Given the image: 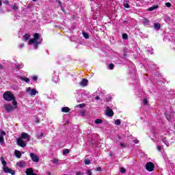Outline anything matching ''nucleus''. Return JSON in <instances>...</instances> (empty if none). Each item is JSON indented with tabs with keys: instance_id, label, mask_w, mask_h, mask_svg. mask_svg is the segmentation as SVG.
Instances as JSON below:
<instances>
[{
	"instance_id": "nucleus-1",
	"label": "nucleus",
	"mask_w": 175,
	"mask_h": 175,
	"mask_svg": "<svg viewBox=\"0 0 175 175\" xmlns=\"http://www.w3.org/2000/svg\"><path fill=\"white\" fill-rule=\"evenodd\" d=\"M33 38H34L29 40L28 43L29 44H33L35 50H38L39 44H42L43 40L40 38V34L38 33H34Z\"/></svg>"
},
{
	"instance_id": "nucleus-2",
	"label": "nucleus",
	"mask_w": 175,
	"mask_h": 175,
	"mask_svg": "<svg viewBox=\"0 0 175 175\" xmlns=\"http://www.w3.org/2000/svg\"><path fill=\"white\" fill-rule=\"evenodd\" d=\"M3 98L8 102L12 100L13 106H15V109H17V101L16 100V97L13 93L11 92H5L3 95Z\"/></svg>"
},
{
	"instance_id": "nucleus-3",
	"label": "nucleus",
	"mask_w": 175,
	"mask_h": 175,
	"mask_svg": "<svg viewBox=\"0 0 175 175\" xmlns=\"http://www.w3.org/2000/svg\"><path fill=\"white\" fill-rule=\"evenodd\" d=\"M78 96L77 97V102H84L88 98H90V92L87 91L77 90Z\"/></svg>"
},
{
	"instance_id": "nucleus-4",
	"label": "nucleus",
	"mask_w": 175,
	"mask_h": 175,
	"mask_svg": "<svg viewBox=\"0 0 175 175\" xmlns=\"http://www.w3.org/2000/svg\"><path fill=\"white\" fill-rule=\"evenodd\" d=\"M145 168L148 172H154V169H155V165L152 162H148L145 165Z\"/></svg>"
},
{
	"instance_id": "nucleus-5",
	"label": "nucleus",
	"mask_w": 175,
	"mask_h": 175,
	"mask_svg": "<svg viewBox=\"0 0 175 175\" xmlns=\"http://www.w3.org/2000/svg\"><path fill=\"white\" fill-rule=\"evenodd\" d=\"M26 92L31 96H33L36 95V94H39V92H38V90H36V89H31V87L27 88Z\"/></svg>"
},
{
	"instance_id": "nucleus-6",
	"label": "nucleus",
	"mask_w": 175,
	"mask_h": 175,
	"mask_svg": "<svg viewBox=\"0 0 175 175\" xmlns=\"http://www.w3.org/2000/svg\"><path fill=\"white\" fill-rule=\"evenodd\" d=\"M4 109H5L7 113H10V111H13L14 109H16V106H12L10 104H5Z\"/></svg>"
},
{
	"instance_id": "nucleus-7",
	"label": "nucleus",
	"mask_w": 175,
	"mask_h": 175,
	"mask_svg": "<svg viewBox=\"0 0 175 175\" xmlns=\"http://www.w3.org/2000/svg\"><path fill=\"white\" fill-rule=\"evenodd\" d=\"M3 172L4 173H9L10 174H12V175L16 174V172L9 168V167H3Z\"/></svg>"
},
{
	"instance_id": "nucleus-8",
	"label": "nucleus",
	"mask_w": 175,
	"mask_h": 175,
	"mask_svg": "<svg viewBox=\"0 0 175 175\" xmlns=\"http://www.w3.org/2000/svg\"><path fill=\"white\" fill-rule=\"evenodd\" d=\"M3 136H6V132L2 131L0 134V144H5V139Z\"/></svg>"
},
{
	"instance_id": "nucleus-9",
	"label": "nucleus",
	"mask_w": 175,
	"mask_h": 175,
	"mask_svg": "<svg viewBox=\"0 0 175 175\" xmlns=\"http://www.w3.org/2000/svg\"><path fill=\"white\" fill-rule=\"evenodd\" d=\"M21 136V139H25L27 142H29V140H31V135H28V133H22Z\"/></svg>"
},
{
	"instance_id": "nucleus-10",
	"label": "nucleus",
	"mask_w": 175,
	"mask_h": 175,
	"mask_svg": "<svg viewBox=\"0 0 175 175\" xmlns=\"http://www.w3.org/2000/svg\"><path fill=\"white\" fill-rule=\"evenodd\" d=\"M17 144H18V146H20V147H23V148H24L27 146V144H25L24 140H23V139H21V138H18L17 139Z\"/></svg>"
},
{
	"instance_id": "nucleus-11",
	"label": "nucleus",
	"mask_w": 175,
	"mask_h": 175,
	"mask_svg": "<svg viewBox=\"0 0 175 175\" xmlns=\"http://www.w3.org/2000/svg\"><path fill=\"white\" fill-rule=\"evenodd\" d=\"M30 157L31 158V161L33 162H38L39 161V157L36 155L35 153H30Z\"/></svg>"
},
{
	"instance_id": "nucleus-12",
	"label": "nucleus",
	"mask_w": 175,
	"mask_h": 175,
	"mask_svg": "<svg viewBox=\"0 0 175 175\" xmlns=\"http://www.w3.org/2000/svg\"><path fill=\"white\" fill-rule=\"evenodd\" d=\"M168 40H170V42H172V49H174L175 50V37L174 36H168Z\"/></svg>"
},
{
	"instance_id": "nucleus-13",
	"label": "nucleus",
	"mask_w": 175,
	"mask_h": 175,
	"mask_svg": "<svg viewBox=\"0 0 175 175\" xmlns=\"http://www.w3.org/2000/svg\"><path fill=\"white\" fill-rule=\"evenodd\" d=\"M25 173L27 175H38L36 173H33V169L29 167L26 169Z\"/></svg>"
},
{
	"instance_id": "nucleus-14",
	"label": "nucleus",
	"mask_w": 175,
	"mask_h": 175,
	"mask_svg": "<svg viewBox=\"0 0 175 175\" xmlns=\"http://www.w3.org/2000/svg\"><path fill=\"white\" fill-rule=\"evenodd\" d=\"M79 84L81 87H87L88 85V80L87 79H83Z\"/></svg>"
},
{
	"instance_id": "nucleus-15",
	"label": "nucleus",
	"mask_w": 175,
	"mask_h": 175,
	"mask_svg": "<svg viewBox=\"0 0 175 175\" xmlns=\"http://www.w3.org/2000/svg\"><path fill=\"white\" fill-rule=\"evenodd\" d=\"M107 116L108 117H113L114 116V112L109 107H107Z\"/></svg>"
},
{
	"instance_id": "nucleus-16",
	"label": "nucleus",
	"mask_w": 175,
	"mask_h": 175,
	"mask_svg": "<svg viewBox=\"0 0 175 175\" xmlns=\"http://www.w3.org/2000/svg\"><path fill=\"white\" fill-rule=\"evenodd\" d=\"M161 140H162L163 143H164V144H165V146L167 147H169V146H170V144H169V141H167V139H166V137L162 136Z\"/></svg>"
},
{
	"instance_id": "nucleus-17",
	"label": "nucleus",
	"mask_w": 175,
	"mask_h": 175,
	"mask_svg": "<svg viewBox=\"0 0 175 175\" xmlns=\"http://www.w3.org/2000/svg\"><path fill=\"white\" fill-rule=\"evenodd\" d=\"M123 6L126 9H129L131 8V5H129V0H124L123 2Z\"/></svg>"
},
{
	"instance_id": "nucleus-18",
	"label": "nucleus",
	"mask_w": 175,
	"mask_h": 175,
	"mask_svg": "<svg viewBox=\"0 0 175 175\" xmlns=\"http://www.w3.org/2000/svg\"><path fill=\"white\" fill-rule=\"evenodd\" d=\"M142 23L145 27H147V25H150V20H148L146 18H144L142 21Z\"/></svg>"
},
{
	"instance_id": "nucleus-19",
	"label": "nucleus",
	"mask_w": 175,
	"mask_h": 175,
	"mask_svg": "<svg viewBox=\"0 0 175 175\" xmlns=\"http://www.w3.org/2000/svg\"><path fill=\"white\" fill-rule=\"evenodd\" d=\"M159 8V5L157 4L156 5H153L148 9V12H152V10H155V9H158Z\"/></svg>"
},
{
	"instance_id": "nucleus-20",
	"label": "nucleus",
	"mask_w": 175,
	"mask_h": 175,
	"mask_svg": "<svg viewBox=\"0 0 175 175\" xmlns=\"http://www.w3.org/2000/svg\"><path fill=\"white\" fill-rule=\"evenodd\" d=\"M52 81L55 83V84H57V83L59 82V77L57 75H55Z\"/></svg>"
},
{
	"instance_id": "nucleus-21",
	"label": "nucleus",
	"mask_w": 175,
	"mask_h": 175,
	"mask_svg": "<svg viewBox=\"0 0 175 175\" xmlns=\"http://www.w3.org/2000/svg\"><path fill=\"white\" fill-rule=\"evenodd\" d=\"M62 111L63 113H69V111H70V109L68 107H64L62 108Z\"/></svg>"
},
{
	"instance_id": "nucleus-22",
	"label": "nucleus",
	"mask_w": 175,
	"mask_h": 175,
	"mask_svg": "<svg viewBox=\"0 0 175 175\" xmlns=\"http://www.w3.org/2000/svg\"><path fill=\"white\" fill-rule=\"evenodd\" d=\"M0 161H1V163L3 165V167H8L6 165H8V163H6V161L3 159V157H1L0 159Z\"/></svg>"
},
{
	"instance_id": "nucleus-23",
	"label": "nucleus",
	"mask_w": 175,
	"mask_h": 175,
	"mask_svg": "<svg viewBox=\"0 0 175 175\" xmlns=\"http://www.w3.org/2000/svg\"><path fill=\"white\" fill-rule=\"evenodd\" d=\"M154 28L156 29V31H159V29H161V24L154 23Z\"/></svg>"
},
{
	"instance_id": "nucleus-24",
	"label": "nucleus",
	"mask_w": 175,
	"mask_h": 175,
	"mask_svg": "<svg viewBox=\"0 0 175 175\" xmlns=\"http://www.w3.org/2000/svg\"><path fill=\"white\" fill-rule=\"evenodd\" d=\"M165 116L167 121H172V115L170 113L165 112Z\"/></svg>"
},
{
	"instance_id": "nucleus-25",
	"label": "nucleus",
	"mask_w": 175,
	"mask_h": 175,
	"mask_svg": "<svg viewBox=\"0 0 175 175\" xmlns=\"http://www.w3.org/2000/svg\"><path fill=\"white\" fill-rule=\"evenodd\" d=\"M20 79L21 80H23V81H25V83H29V81H31V80L29 79V78L28 77H20Z\"/></svg>"
},
{
	"instance_id": "nucleus-26",
	"label": "nucleus",
	"mask_w": 175,
	"mask_h": 175,
	"mask_svg": "<svg viewBox=\"0 0 175 175\" xmlns=\"http://www.w3.org/2000/svg\"><path fill=\"white\" fill-rule=\"evenodd\" d=\"M15 68L16 69H22V68H24V64H23V63L20 64H16Z\"/></svg>"
},
{
	"instance_id": "nucleus-27",
	"label": "nucleus",
	"mask_w": 175,
	"mask_h": 175,
	"mask_svg": "<svg viewBox=\"0 0 175 175\" xmlns=\"http://www.w3.org/2000/svg\"><path fill=\"white\" fill-rule=\"evenodd\" d=\"M36 137H37V139H43V137H44V133H40V134H38Z\"/></svg>"
},
{
	"instance_id": "nucleus-28",
	"label": "nucleus",
	"mask_w": 175,
	"mask_h": 175,
	"mask_svg": "<svg viewBox=\"0 0 175 175\" xmlns=\"http://www.w3.org/2000/svg\"><path fill=\"white\" fill-rule=\"evenodd\" d=\"M15 156L16 158H21V152L18 150H15Z\"/></svg>"
},
{
	"instance_id": "nucleus-29",
	"label": "nucleus",
	"mask_w": 175,
	"mask_h": 175,
	"mask_svg": "<svg viewBox=\"0 0 175 175\" xmlns=\"http://www.w3.org/2000/svg\"><path fill=\"white\" fill-rule=\"evenodd\" d=\"M17 165L19 167H25V165H27V163H25V162H20L18 163Z\"/></svg>"
},
{
	"instance_id": "nucleus-30",
	"label": "nucleus",
	"mask_w": 175,
	"mask_h": 175,
	"mask_svg": "<svg viewBox=\"0 0 175 175\" xmlns=\"http://www.w3.org/2000/svg\"><path fill=\"white\" fill-rule=\"evenodd\" d=\"M146 49H147L148 53H150V54H153L154 49L152 48L146 46Z\"/></svg>"
},
{
	"instance_id": "nucleus-31",
	"label": "nucleus",
	"mask_w": 175,
	"mask_h": 175,
	"mask_svg": "<svg viewBox=\"0 0 175 175\" xmlns=\"http://www.w3.org/2000/svg\"><path fill=\"white\" fill-rule=\"evenodd\" d=\"M102 122H103V120L102 119H96L94 121V124H102Z\"/></svg>"
},
{
	"instance_id": "nucleus-32",
	"label": "nucleus",
	"mask_w": 175,
	"mask_h": 175,
	"mask_svg": "<svg viewBox=\"0 0 175 175\" xmlns=\"http://www.w3.org/2000/svg\"><path fill=\"white\" fill-rule=\"evenodd\" d=\"M109 70H113V69H114V64L113 63L109 64Z\"/></svg>"
},
{
	"instance_id": "nucleus-33",
	"label": "nucleus",
	"mask_w": 175,
	"mask_h": 175,
	"mask_svg": "<svg viewBox=\"0 0 175 175\" xmlns=\"http://www.w3.org/2000/svg\"><path fill=\"white\" fill-rule=\"evenodd\" d=\"M115 125H121V120L120 119H117L115 120Z\"/></svg>"
},
{
	"instance_id": "nucleus-34",
	"label": "nucleus",
	"mask_w": 175,
	"mask_h": 175,
	"mask_svg": "<svg viewBox=\"0 0 175 175\" xmlns=\"http://www.w3.org/2000/svg\"><path fill=\"white\" fill-rule=\"evenodd\" d=\"M23 38L24 40H29V38H31V36H29V34H25Z\"/></svg>"
},
{
	"instance_id": "nucleus-35",
	"label": "nucleus",
	"mask_w": 175,
	"mask_h": 175,
	"mask_svg": "<svg viewBox=\"0 0 175 175\" xmlns=\"http://www.w3.org/2000/svg\"><path fill=\"white\" fill-rule=\"evenodd\" d=\"M122 39H124V40H128V34L123 33L122 34Z\"/></svg>"
},
{
	"instance_id": "nucleus-36",
	"label": "nucleus",
	"mask_w": 175,
	"mask_h": 175,
	"mask_svg": "<svg viewBox=\"0 0 175 175\" xmlns=\"http://www.w3.org/2000/svg\"><path fill=\"white\" fill-rule=\"evenodd\" d=\"M83 35L85 39H88L90 38V36L85 32H83Z\"/></svg>"
},
{
	"instance_id": "nucleus-37",
	"label": "nucleus",
	"mask_w": 175,
	"mask_h": 175,
	"mask_svg": "<svg viewBox=\"0 0 175 175\" xmlns=\"http://www.w3.org/2000/svg\"><path fill=\"white\" fill-rule=\"evenodd\" d=\"M85 107V104L82 103L77 105V107H80V109H83V107Z\"/></svg>"
},
{
	"instance_id": "nucleus-38",
	"label": "nucleus",
	"mask_w": 175,
	"mask_h": 175,
	"mask_svg": "<svg viewBox=\"0 0 175 175\" xmlns=\"http://www.w3.org/2000/svg\"><path fill=\"white\" fill-rule=\"evenodd\" d=\"M66 154H69V150L68 149H65L63 150V154L66 155Z\"/></svg>"
},
{
	"instance_id": "nucleus-39",
	"label": "nucleus",
	"mask_w": 175,
	"mask_h": 175,
	"mask_svg": "<svg viewBox=\"0 0 175 175\" xmlns=\"http://www.w3.org/2000/svg\"><path fill=\"white\" fill-rule=\"evenodd\" d=\"M120 147H122V148H125L127 146V145L124 143H120Z\"/></svg>"
},
{
	"instance_id": "nucleus-40",
	"label": "nucleus",
	"mask_w": 175,
	"mask_h": 175,
	"mask_svg": "<svg viewBox=\"0 0 175 175\" xmlns=\"http://www.w3.org/2000/svg\"><path fill=\"white\" fill-rule=\"evenodd\" d=\"M12 9H13V10H17L18 9V6L16 5H12Z\"/></svg>"
},
{
	"instance_id": "nucleus-41",
	"label": "nucleus",
	"mask_w": 175,
	"mask_h": 175,
	"mask_svg": "<svg viewBox=\"0 0 175 175\" xmlns=\"http://www.w3.org/2000/svg\"><path fill=\"white\" fill-rule=\"evenodd\" d=\"M31 79H32L33 81H36V80H38V76H36V75L32 76Z\"/></svg>"
},
{
	"instance_id": "nucleus-42",
	"label": "nucleus",
	"mask_w": 175,
	"mask_h": 175,
	"mask_svg": "<svg viewBox=\"0 0 175 175\" xmlns=\"http://www.w3.org/2000/svg\"><path fill=\"white\" fill-rule=\"evenodd\" d=\"M106 100L107 102H110V100H111V97L110 96H106Z\"/></svg>"
},
{
	"instance_id": "nucleus-43",
	"label": "nucleus",
	"mask_w": 175,
	"mask_h": 175,
	"mask_svg": "<svg viewBox=\"0 0 175 175\" xmlns=\"http://www.w3.org/2000/svg\"><path fill=\"white\" fill-rule=\"evenodd\" d=\"M90 163H91V161L89 159L85 160V165H90Z\"/></svg>"
},
{
	"instance_id": "nucleus-44",
	"label": "nucleus",
	"mask_w": 175,
	"mask_h": 175,
	"mask_svg": "<svg viewBox=\"0 0 175 175\" xmlns=\"http://www.w3.org/2000/svg\"><path fill=\"white\" fill-rule=\"evenodd\" d=\"M126 170H125L124 167H122V168L120 169V172H122V174L126 173Z\"/></svg>"
},
{
	"instance_id": "nucleus-45",
	"label": "nucleus",
	"mask_w": 175,
	"mask_h": 175,
	"mask_svg": "<svg viewBox=\"0 0 175 175\" xmlns=\"http://www.w3.org/2000/svg\"><path fill=\"white\" fill-rule=\"evenodd\" d=\"M143 103H144V105L145 106L148 105V101H147V99H146V98H144V99Z\"/></svg>"
},
{
	"instance_id": "nucleus-46",
	"label": "nucleus",
	"mask_w": 175,
	"mask_h": 175,
	"mask_svg": "<svg viewBox=\"0 0 175 175\" xmlns=\"http://www.w3.org/2000/svg\"><path fill=\"white\" fill-rule=\"evenodd\" d=\"M76 175H84V173L83 172H77L75 173Z\"/></svg>"
},
{
	"instance_id": "nucleus-47",
	"label": "nucleus",
	"mask_w": 175,
	"mask_h": 175,
	"mask_svg": "<svg viewBox=\"0 0 175 175\" xmlns=\"http://www.w3.org/2000/svg\"><path fill=\"white\" fill-rule=\"evenodd\" d=\"M165 6L167 8H170L172 6V4L170 3H169V2H167V3H165Z\"/></svg>"
},
{
	"instance_id": "nucleus-48",
	"label": "nucleus",
	"mask_w": 175,
	"mask_h": 175,
	"mask_svg": "<svg viewBox=\"0 0 175 175\" xmlns=\"http://www.w3.org/2000/svg\"><path fill=\"white\" fill-rule=\"evenodd\" d=\"M87 174H88V175H92V172H91V170H88L87 171Z\"/></svg>"
},
{
	"instance_id": "nucleus-49",
	"label": "nucleus",
	"mask_w": 175,
	"mask_h": 175,
	"mask_svg": "<svg viewBox=\"0 0 175 175\" xmlns=\"http://www.w3.org/2000/svg\"><path fill=\"white\" fill-rule=\"evenodd\" d=\"M3 3H4V5H9V1L8 0L3 1Z\"/></svg>"
},
{
	"instance_id": "nucleus-50",
	"label": "nucleus",
	"mask_w": 175,
	"mask_h": 175,
	"mask_svg": "<svg viewBox=\"0 0 175 175\" xmlns=\"http://www.w3.org/2000/svg\"><path fill=\"white\" fill-rule=\"evenodd\" d=\"M53 163H58V159H54L53 160Z\"/></svg>"
},
{
	"instance_id": "nucleus-51",
	"label": "nucleus",
	"mask_w": 175,
	"mask_h": 175,
	"mask_svg": "<svg viewBox=\"0 0 175 175\" xmlns=\"http://www.w3.org/2000/svg\"><path fill=\"white\" fill-rule=\"evenodd\" d=\"M97 172H100L102 170V168L100 167H98L96 168Z\"/></svg>"
},
{
	"instance_id": "nucleus-52",
	"label": "nucleus",
	"mask_w": 175,
	"mask_h": 175,
	"mask_svg": "<svg viewBox=\"0 0 175 175\" xmlns=\"http://www.w3.org/2000/svg\"><path fill=\"white\" fill-rule=\"evenodd\" d=\"M23 47H24V44H21L19 45V49H23Z\"/></svg>"
},
{
	"instance_id": "nucleus-53",
	"label": "nucleus",
	"mask_w": 175,
	"mask_h": 175,
	"mask_svg": "<svg viewBox=\"0 0 175 175\" xmlns=\"http://www.w3.org/2000/svg\"><path fill=\"white\" fill-rule=\"evenodd\" d=\"M134 143H135V144H139V140H137V139L134 140Z\"/></svg>"
},
{
	"instance_id": "nucleus-54",
	"label": "nucleus",
	"mask_w": 175,
	"mask_h": 175,
	"mask_svg": "<svg viewBox=\"0 0 175 175\" xmlns=\"http://www.w3.org/2000/svg\"><path fill=\"white\" fill-rule=\"evenodd\" d=\"M95 99H96V100H99L100 99V97H99V96H96V97H95Z\"/></svg>"
},
{
	"instance_id": "nucleus-55",
	"label": "nucleus",
	"mask_w": 175,
	"mask_h": 175,
	"mask_svg": "<svg viewBox=\"0 0 175 175\" xmlns=\"http://www.w3.org/2000/svg\"><path fill=\"white\" fill-rule=\"evenodd\" d=\"M81 116H85V112L81 111Z\"/></svg>"
},
{
	"instance_id": "nucleus-56",
	"label": "nucleus",
	"mask_w": 175,
	"mask_h": 175,
	"mask_svg": "<svg viewBox=\"0 0 175 175\" xmlns=\"http://www.w3.org/2000/svg\"><path fill=\"white\" fill-rule=\"evenodd\" d=\"M162 148V147H161V146H157V150H158V151H161V149Z\"/></svg>"
},
{
	"instance_id": "nucleus-57",
	"label": "nucleus",
	"mask_w": 175,
	"mask_h": 175,
	"mask_svg": "<svg viewBox=\"0 0 175 175\" xmlns=\"http://www.w3.org/2000/svg\"><path fill=\"white\" fill-rule=\"evenodd\" d=\"M13 88H14V89H16V90H17V88H18V87L17 85H14V86H13Z\"/></svg>"
},
{
	"instance_id": "nucleus-58",
	"label": "nucleus",
	"mask_w": 175,
	"mask_h": 175,
	"mask_svg": "<svg viewBox=\"0 0 175 175\" xmlns=\"http://www.w3.org/2000/svg\"><path fill=\"white\" fill-rule=\"evenodd\" d=\"M1 69H3V66H2V64H0V70Z\"/></svg>"
},
{
	"instance_id": "nucleus-59",
	"label": "nucleus",
	"mask_w": 175,
	"mask_h": 175,
	"mask_svg": "<svg viewBox=\"0 0 175 175\" xmlns=\"http://www.w3.org/2000/svg\"><path fill=\"white\" fill-rule=\"evenodd\" d=\"M2 6V0H0V8Z\"/></svg>"
},
{
	"instance_id": "nucleus-60",
	"label": "nucleus",
	"mask_w": 175,
	"mask_h": 175,
	"mask_svg": "<svg viewBox=\"0 0 175 175\" xmlns=\"http://www.w3.org/2000/svg\"><path fill=\"white\" fill-rule=\"evenodd\" d=\"M125 57H126V54L123 55V57L125 58Z\"/></svg>"
},
{
	"instance_id": "nucleus-61",
	"label": "nucleus",
	"mask_w": 175,
	"mask_h": 175,
	"mask_svg": "<svg viewBox=\"0 0 175 175\" xmlns=\"http://www.w3.org/2000/svg\"><path fill=\"white\" fill-rule=\"evenodd\" d=\"M32 1H33V2H36L37 0H32Z\"/></svg>"
},
{
	"instance_id": "nucleus-62",
	"label": "nucleus",
	"mask_w": 175,
	"mask_h": 175,
	"mask_svg": "<svg viewBox=\"0 0 175 175\" xmlns=\"http://www.w3.org/2000/svg\"><path fill=\"white\" fill-rule=\"evenodd\" d=\"M152 140H153V142H154V139H152Z\"/></svg>"
},
{
	"instance_id": "nucleus-63",
	"label": "nucleus",
	"mask_w": 175,
	"mask_h": 175,
	"mask_svg": "<svg viewBox=\"0 0 175 175\" xmlns=\"http://www.w3.org/2000/svg\"><path fill=\"white\" fill-rule=\"evenodd\" d=\"M62 10H63V12H64V8H62Z\"/></svg>"
}]
</instances>
